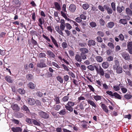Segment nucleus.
Here are the masks:
<instances>
[{"label": "nucleus", "mask_w": 132, "mask_h": 132, "mask_svg": "<svg viewBox=\"0 0 132 132\" xmlns=\"http://www.w3.org/2000/svg\"><path fill=\"white\" fill-rule=\"evenodd\" d=\"M123 58L126 60H128L130 59L129 54L126 52H123L121 54Z\"/></svg>", "instance_id": "nucleus-4"}, {"label": "nucleus", "mask_w": 132, "mask_h": 132, "mask_svg": "<svg viewBox=\"0 0 132 132\" xmlns=\"http://www.w3.org/2000/svg\"><path fill=\"white\" fill-rule=\"evenodd\" d=\"M14 3L18 6H20V3L18 0H15L14 1Z\"/></svg>", "instance_id": "nucleus-64"}, {"label": "nucleus", "mask_w": 132, "mask_h": 132, "mask_svg": "<svg viewBox=\"0 0 132 132\" xmlns=\"http://www.w3.org/2000/svg\"><path fill=\"white\" fill-rule=\"evenodd\" d=\"M98 9L101 11L104 12V8L103 7L99 5L98 6Z\"/></svg>", "instance_id": "nucleus-60"}, {"label": "nucleus", "mask_w": 132, "mask_h": 132, "mask_svg": "<svg viewBox=\"0 0 132 132\" xmlns=\"http://www.w3.org/2000/svg\"><path fill=\"white\" fill-rule=\"evenodd\" d=\"M54 100L56 102V104H58L60 103L59 98L58 97H55Z\"/></svg>", "instance_id": "nucleus-49"}, {"label": "nucleus", "mask_w": 132, "mask_h": 132, "mask_svg": "<svg viewBox=\"0 0 132 132\" xmlns=\"http://www.w3.org/2000/svg\"><path fill=\"white\" fill-rule=\"evenodd\" d=\"M89 24L91 27H95L96 26V23L93 22H92L90 23Z\"/></svg>", "instance_id": "nucleus-52"}, {"label": "nucleus", "mask_w": 132, "mask_h": 132, "mask_svg": "<svg viewBox=\"0 0 132 132\" xmlns=\"http://www.w3.org/2000/svg\"><path fill=\"white\" fill-rule=\"evenodd\" d=\"M55 9L57 10L60 11L61 10L60 6L59 4L57 2H55L54 3Z\"/></svg>", "instance_id": "nucleus-19"}, {"label": "nucleus", "mask_w": 132, "mask_h": 132, "mask_svg": "<svg viewBox=\"0 0 132 132\" xmlns=\"http://www.w3.org/2000/svg\"><path fill=\"white\" fill-rule=\"evenodd\" d=\"M76 21L78 23H80L81 22L82 20L80 17H78L76 19Z\"/></svg>", "instance_id": "nucleus-61"}, {"label": "nucleus", "mask_w": 132, "mask_h": 132, "mask_svg": "<svg viewBox=\"0 0 132 132\" xmlns=\"http://www.w3.org/2000/svg\"><path fill=\"white\" fill-rule=\"evenodd\" d=\"M11 130L13 132H21L22 131V129L19 127H12Z\"/></svg>", "instance_id": "nucleus-8"}, {"label": "nucleus", "mask_w": 132, "mask_h": 132, "mask_svg": "<svg viewBox=\"0 0 132 132\" xmlns=\"http://www.w3.org/2000/svg\"><path fill=\"white\" fill-rule=\"evenodd\" d=\"M32 119H31L28 118H26V122L29 124L32 123Z\"/></svg>", "instance_id": "nucleus-50"}, {"label": "nucleus", "mask_w": 132, "mask_h": 132, "mask_svg": "<svg viewBox=\"0 0 132 132\" xmlns=\"http://www.w3.org/2000/svg\"><path fill=\"white\" fill-rule=\"evenodd\" d=\"M46 56V54L44 53H39L38 55V57L40 58L44 57Z\"/></svg>", "instance_id": "nucleus-44"}, {"label": "nucleus", "mask_w": 132, "mask_h": 132, "mask_svg": "<svg viewBox=\"0 0 132 132\" xmlns=\"http://www.w3.org/2000/svg\"><path fill=\"white\" fill-rule=\"evenodd\" d=\"M46 54L49 55L50 57L54 58L55 55V54L50 50H47Z\"/></svg>", "instance_id": "nucleus-13"}, {"label": "nucleus", "mask_w": 132, "mask_h": 132, "mask_svg": "<svg viewBox=\"0 0 132 132\" xmlns=\"http://www.w3.org/2000/svg\"><path fill=\"white\" fill-rule=\"evenodd\" d=\"M109 66V63L107 62H103L102 64V66L104 69H106L108 68Z\"/></svg>", "instance_id": "nucleus-16"}, {"label": "nucleus", "mask_w": 132, "mask_h": 132, "mask_svg": "<svg viewBox=\"0 0 132 132\" xmlns=\"http://www.w3.org/2000/svg\"><path fill=\"white\" fill-rule=\"evenodd\" d=\"M26 78L27 80H30L33 79V76L32 74H29L26 75Z\"/></svg>", "instance_id": "nucleus-28"}, {"label": "nucleus", "mask_w": 132, "mask_h": 132, "mask_svg": "<svg viewBox=\"0 0 132 132\" xmlns=\"http://www.w3.org/2000/svg\"><path fill=\"white\" fill-rule=\"evenodd\" d=\"M80 51L81 52V53L83 54H86L88 52V50L85 48H81L79 49Z\"/></svg>", "instance_id": "nucleus-17"}, {"label": "nucleus", "mask_w": 132, "mask_h": 132, "mask_svg": "<svg viewBox=\"0 0 132 132\" xmlns=\"http://www.w3.org/2000/svg\"><path fill=\"white\" fill-rule=\"evenodd\" d=\"M111 7L114 11H115L116 10V4L114 2H112L111 4Z\"/></svg>", "instance_id": "nucleus-45"}, {"label": "nucleus", "mask_w": 132, "mask_h": 132, "mask_svg": "<svg viewBox=\"0 0 132 132\" xmlns=\"http://www.w3.org/2000/svg\"><path fill=\"white\" fill-rule=\"evenodd\" d=\"M55 29L61 35H63V32L60 29L59 26H56L55 27Z\"/></svg>", "instance_id": "nucleus-23"}, {"label": "nucleus", "mask_w": 132, "mask_h": 132, "mask_svg": "<svg viewBox=\"0 0 132 132\" xmlns=\"http://www.w3.org/2000/svg\"><path fill=\"white\" fill-rule=\"evenodd\" d=\"M65 26H66V28L67 29L70 30L72 28V26L70 25V24L69 23H66L65 24Z\"/></svg>", "instance_id": "nucleus-53"}, {"label": "nucleus", "mask_w": 132, "mask_h": 132, "mask_svg": "<svg viewBox=\"0 0 132 132\" xmlns=\"http://www.w3.org/2000/svg\"><path fill=\"white\" fill-rule=\"evenodd\" d=\"M82 7L84 10H86L89 7V5L87 3H85L82 5Z\"/></svg>", "instance_id": "nucleus-37"}, {"label": "nucleus", "mask_w": 132, "mask_h": 132, "mask_svg": "<svg viewBox=\"0 0 132 132\" xmlns=\"http://www.w3.org/2000/svg\"><path fill=\"white\" fill-rule=\"evenodd\" d=\"M119 39L121 41H122L124 39V36L122 34H120L118 36Z\"/></svg>", "instance_id": "nucleus-56"}, {"label": "nucleus", "mask_w": 132, "mask_h": 132, "mask_svg": "<svg viewBox=\"0 0 132 132\" xmlns=\"http://www.w3.org/2000/svg\"><path fill=\"white\" fill-rule=\"evenodd\" d=\"M62 46L63 48H65L67 47L68 45L66 42H63L62 43Z\"/></svg>", "instance_id": "nucleus-54"}, {"label": "nucleus", "mask_w": 132, "mask_h": 132, "mask_svg": "<svg viewBox=\"0 0 132 132\" xmlns=\"http://www.w3.org/2000/svg\"><path fill=\"white\" fill-rule=\"evenodd\" d=\"M76 6L73 4H71L69 6V10L71 12H74L76 10Z\"/></svg>", "instance_id": "nucleus-11"}, {"label": "nucleus", "mask_w": 132, "mask_h": 132, "mask_svg": "<svg viewBox=\"0 0 132 132\" xmlns=\"http://www.w3.org/2000/svg\"><path fill=\"white\" fill-rule=\"evenodd\" d=\"M67 113V112L65 109H64L61 110L59 113V114L61 115H65Z\"/></svg>", "instance_id": "nucleus-41"}, {"label": "nucleus", "mask_w": 132, "mask_h": 132, "mask_svg": "<svg viewBox=\"0 0 132 132\" xmlns=\"http://www.w3.org/2000/svg\"><path fill=\"white\" fill-rule=\"evenodd\" d=\"M87 101L88 104H90L94 107V108H93V109L95 110V109L97 107V106L95 102L93 101L90 100H87Z\"/></svg>", "instance_id": "nucleus-9"}, {"label": "nucleus", "mask_w": 132, "mask_h": 132, "mask_svg": "<svg viewBox=\"0 0 132 132\" xmlns=\"http://www.w3.org/2000/svg\"><path fill=\"white\" fill-rule=\"evenodd\" d=\"M61 15L64 17L66 20L68 21L70 20V19L69 18H68L67 16L66 13L62 11H61Z\"/></svg>", "instance_id": "nucleus-27"}, {"label": "nucleus", "mask_w": 132, "mask_h": 132, "mask_svg": "<svg viewBox=\"0 0 132 132\" xmlns=\"http://www.w3.org/2000/svg\"><path fill=\"white\" fill-rule=\"evenodd\" d=\"M21 109L27 111H29V109L26 105H24L21 108Z\"/></svg>", "instance_id": "nucleus-47"}, {"label": "nucleus", "mask_w": 132, "mask_h": 132, "mask_svg": "<svg viewBox=\"0 0 132 132\" xmlns=\"http://www.w3.org/2000/svg\"><path fill=\"white\" fill-rule=\"evenodd\" d=\"M114 96L119 99H121V97L120 95L116 92L113 93V96Z\"/></svg>", "instance_id": "nucleus-34"}, {"label": "nucleus", "mask_w": 132, "mask_h": 132, "mask_svg": "<svg viewBox=\"0 0 132 132\" xmlns=\"http://www.w3.org/2000/svg\"><path fill=\"white\" fill-rule=\"evenodd\" d=\"M75 59L78 62H81L82 61V59L80 55L78 54L76 55L75 56Z\"/></svg>", "instance_id": "nucleus-21"}, {"label": "nucleus", "mask_w": 132, "mask_h": 132, "mask_svg": "<svg viewBox=\"0 0 132 132\" xmlns=\"http://www.w3.org/2000/svg\"><path fill=\"white\" fill-rule=\"evenodd\" d=\"M65 107L67 110L69 111L70 112H72L73 111V108L71 107L65 105Z\"/></svg>", "instance_id": "nucleus-43"}, {"label": "nucleus", "mask_w": 132, "mask_h": 132, "mask_svg": "<svg viewBox=\"0 0 132 132\" xmlns=\"http://www.w3.org/2000/svg\"><path fill=\"white\" fill-rule=\"evenodd\" d=\"M114 62V64L113 65V68L114 69H116V68L119 66V62L117 60H115Z\"/></svg>", "instance_id": "nucleus-14"}, {"label": "nucleus", "mask_w": 132, "mask_h": 132, "mask_svg": "<svg viewBox=\"0 0 132 132\" xmlns=\"http://www.w3.org/2000/svg\"><path fill=\"white\" fill-rule=\"evenodd\" d=\"M50 38L52 40V41L53 43L54 44L56 47L58 48L59 46L56 40L52 36H51Z\"/></svg>", "instance_id": "nucleus-20"}, {"label": "nucleus", "mask_w": 132, "mask_h": 132, "mask_svg": "<svg viewBox=\"0 0 132 132\" xmlns=\"http://www.w3.org/2000/svg\"><path fill=\"white\" fill-rule=\"evenodd\" d=\"M32 122L34 125L38 126L40 125V122L39 121H37V120L34 119H32Z\"/></svg>", "instance_id": "nucleus-33"}, {"label": "nucleus", "mask_w": 132, "mask_h": 132, "mask_svg": "<svg viewBox=\"0 0 132 132\" xmlns=\"http://www.w3.org/2000/svg\"><path fill=\"white\" fill-rule=\"evenodd\" d=\"M119 22L120 23L125 25L127 24V21L126 19H122L120 20Z\"/></svg>", "instance_id": "nucleus-26"}, {"label": "nucleus", "mask_w": 132, "mask_h": 132, "mask_svg": "<svg viewBox=\"0 0 132 132\" xmlns=\"http://www.w3.org/2000/svg\"><path fill=\"white\" fill-rule=\"evenodd\" d=\"M11 107L13 110L15 111H19L20 109L16 104H12L11 105Z\"/></svg>", "instance_id": "nucleus-5"}, {"label": "nucleus", "mask_w": 132, "mask_h": 132, "mask_svg": "<svg viewBox=\"0 0 132 132\" xmlns=\"http://www.w3.org/2000/svg\"><path fill=\"white\" fill-rule=\"evenodd\" d=\"M96 40L98 42H101L103 41L102 38L100 36L97 37L96 38Z\"/></svg>", "instance_id": "nucleus-59"}, {"label": "nucleus", "mask_w": 132, "mask_h": 132, "mask_svg": "<svg viewBox=\"0 0 132 132\" xmlns=\"http://www.w3.org/2000/svg\"><path fill=\"white\" fill-rule=\"evenodd\" d=\"M114 25V23L113 22H110L107 24V27L109 28H111Z\"/></svg>", "instance_id": "nucleus-24"}, {"label": "nucleus", "mask_w": 132, "mask_h": 132, "mask_svg": "<svg viewBox=\"0 0 132 132\" xmlns=\"http://www.w3.org/2000/svg\"><path fill=\"white\" fill-rule=\"evenodd\" d=\"M52 64L54 66L58 69H59L60 68V67L59 65L57 63L55 62H53L52 63Z\"/></svg>", "instance_id": "nucleus-62"}, {"label": "nucleus", "mask_w": 132, "mask_h": 132, "mask_svg": "<svg viewBox=\"0 0 132 132\" xmlns=\"http://www.w3.org/2000/svg\"><path fill=\"white\" fill-rule=\"evenodd\" d=\"M37 66L40 68H42L47 67V65L45 63L44 61L42 60H40V62L37 63Z\"/></svg>", "instance_id": "nucleus-2"}, {"label": "nucleus", "mask_w": 132, "mask_h": 132, "mask_svg": "<svg viewBox=\"0 0 132 132\" xmlns=\"http://www.w3.org/2000/svg\"><path fill=\"white\" fill-rule=\"evenodd\" d=\"M108 45L111 50L113 49L114 48V46L113 43L109 42L108 44Z\"/></svg>", "instance_id": "nucleus-36"}, {"label": "nucleus", "mask_w": 132, "mask_h": 132, "mask_svg": "<svg viewBox=\"0 0 132 132\" xmlns=\"http://www.w3.org/2000/svg\"><path fill=\"white\" fill-rule=\"evenodd\" d=\"M18 92L21 94H24L25 91L22 88H19L18 90Z\"/></svg>", "instance_id": "nucleus-40"}, {"label": "nucleus", "mask_w": 132, "mask_h": 132, "mask_svg": "<svg viewBox=\"0 0 132 132\" xmlns=\"http://www.w3.org/2000/svg\"><path fill=\"white\" fill-rule=\"evenodd\" d=\"M115 70H116V72L117 73L120 74L122 73V67L119 66L116 68Z\"/></svg>", "instance_id": "nucleus-18"}, {"label": "nucleus", "mask_w": 132, "mask_h": 132, "mask_svg": "<svg viewBox=\"0 0 132 132\" xmlns=\"http://www.w3.org/2000/svg\"><path fill=\"white\" fill-rule=\"evenodd\" d=\"M106 11L107 13L109 14H112L113 12V11L110 7H109Z\"/></svg>", "instance_id": "nucleus-57"}, {"label": "nucleus", "mask_w": 132, "mask_h": 132, "mask_svg": "<svg viewBox=\"0 0 132 132\" xmlns=\"http://www.w3.org/2000/svg\"><path fill=\"white\" fill-rule=\"evenodd\" d=\"M95 44L96 43L95 41L92 40H91L88 41V45L89 46H90L92 45L94 46L95 45Z\"/></svg>", "instance_id": "nucleus-22"}, {"label": "nucleus", "mask_w": 132, "mask_h": 132, "mask_svg": "<svg viewBox=\"0 0 132 132\" xmlns=\"http://www.w3.org/2000/svg\"><path fill=\"white\" fill-rule=\"evenodd\" d=\"M56 79L57 80L59 81L61 83H62L63 82V79L60 76H58L56 77Z\"/></svg>", "instance_id": "nucleus-48"}, {"label": "nucleus", "mask_w": 132, "mask_h": 132, "mask_svg": "<svg viewBox=\"0 0 132 132\" xmlns=\"http://www.w3.org/2000/svg\"><path fill=\"white\" fill-rule=\"evenodd\" d=\"M80 55L82 59L83 60H85L87 58V55L86 54H85L81 53Z\"/></svg>", "instance_id": "nucleus-46"}, {"label": "nucleus", "mask_w": 132, "mask_h": 132, "mask_svg": "<svg viewBox=\"0 0 132 132\" xmlns=\"http://www.w3.org/2000/svg\"><path fill=\"white\" fill-rule=\"evenodd\" d=\"M124 97L127 99H129L132 97V95L129 94L127 93L124 95Z\"/></svg>", "instance_id": "nucleus-31"}, {"label": "nucleus", "mask_w": 132, "mask_h": 132, "mask_svg": "<svg viewBox=\"0 0 132 132\" xmlns=\"http://www.w3.org/2000/svg\"><path fill=\"white\" fill-rule=\"evenodd\" d=\"M127 46L129 52L130 54H132V42L128 43Z\"/></svg>", "instance_id": "nucleus-6"}, {"label": "nucleus", "mask_w": 132, "mask_h": 132, "mask_svg": "<svg viewBox=\"0 0 132 132\" xmlns=\"http://www.w3.org/2000/svg\"><path fill=\"white\" fill-rule=\"evenodd\" d=\"M124 9L125 7L123 6H122L121 7L118 6L117 7V11L119 13H121L122 12V10Z\"/></svg>", "instance_id": "nucleus-15"}, {"label": "nucleus", "mask_w": 132, "mask_h": 132, "mask_svg": "<svg viewBox=\"0 0 132 132\" xmlns=\"http://www.w3.org/2000/svg\"><path fill=\"white\" fill-rule=\"evenodd\" d=\"M126 12L128 15H131L132 14V11L129 8H127L126 9Z\"/></svg>", "instance_id": "nucleus-25"}, {"label": "nucleus", "mask_w": 132, "mask_h": 132, "mask_svg": "<svg viewBox=\"0 0 132 132\" xmlns=\"http://www.w3.org/2000/svg\"><path fill=\"white\" fill-rule=\"evenodd\" d=\"M93 98L96 101L100 100L101 99V96L99 95L94 96Z\"/></svg>", "instance_id": "nucleus-35"}, {"label": "nucleus", "mask_w": 132, "mask_h": 132, "mask_svg": "<svg viewBox=\"0 0 132 132\" xmlns=\"http://www.w3.org/2000/svg\"><path fill=\"white\" fill-rule=\"evenodd\" d=\"M101 108L106 113H108L109 112V110L108 109L107 107L104 104H101Z\"/></svg>", "instance_id": "nucleus-12"}, {"label": "nucleus", "mask_w": 132, "mask_h": 132, "mask_svg": "<svg viewBox=\"0 0 132 132\" xmlns=\"http://www.w3.org/2000/svg\"><path fill=\"white\" fill-rule=\"evenodd\" d=\"M38 114L40 117L44 119H47L49 117V115L47 113L42 111L39 112Z\"/></svg>", "instance_id": "nucleus-3"}, {"label": "nucleus", "mask_w": 132, "mask_h": 132, "mask_svg": "<svg viewBox=\"0 0 132 132\" xmlns=\"http://www.w3.org/2000/svg\"><path fill=\"white\" fill-rule=\"evenodd\" d=\"M28 86L30 88L34 89L35 86V85L31 82H30L28 84Z\"/></svg>", "instance_id": "nucleus-29"}, {"label": "nucleus", "mask_w": 132, "mask_h": 132, "mask_svg": "<svg viewBox=\"0 0 132 132\" xmlns=\"http://www.w3.org/2000/svg\"><path fill=\"white\" fill-rule=\"evenodd\" d=\"M100 23L101 25L102 26H104L105 24V22L104 20L102 19L100 20Z\"/></svg>", "instance_id": "nucleus-58"}, {"label": "nucleus", "mask_w": 132, "mask_h": 132, "mask_svg": "<svg viewBox=\"0 0 132 132\" xmlns=\"http://www.w3.org/2000/svg\"><path fill=\"white\" fill-rule=\"evenodd\" d=\"M78 105L79 106L80 109H81V110L84 109V108L83 106V104L82 102L80 103Z\"/></svg>", "instance_id": "nucleus-55"}, {"label": "nucleus", "mask_w": 132, "mask_h": 132, "mask_svg": "<svg viewBox=\"0 0 132 132\" xmlns=\"http://www.w3.org/2000/svg\"><path fill=\"white\" fill-rule=\"evenodd\" d=\"M87 101L88 104H90L94 107V108H93V109L95 110V109L97 107V106L95 102L93 101L90 100H87Z\"/></svg>", "instance_id": "nucleus-10"}, {"label": "nucleus", "mask_w": 132, "mask_h": 132, "mask_svg": "<svg viewBox=\"0 0 132 132\" xmlns=\"http://www.w3.org/2000/svg\"><path fill=\"white\" fill-rule=\"evenodd\" d=\"M5 80L9 82H12L13 81L12 80L11 77L9 76H7L5 77Z\"/></svg>", "instance_id": "nucleus-30"}, {"label": "nucleus", "mask_w": 132, "mask_h": 132, "mask_svg": "<svg viewBox=\"0 0 132 132\" xmlns=\"http://www.w3.org/2000/svg\"><path fill=\"white\" fill-rule=\"evenodd\" d=\"M27 101L28 103L31 105H34L36 103L35 100L33 98H29L27 99Z\"/></svg>", "instance_id": "nucleus-7"}, {"label": "nucleus", "mask_w": 132, "mask_h": 132, "mask_svg": "<svg viewBox=\"0 0 132 132\" xmlns=\"http://www.w3.org/2000/svg\"><path fill=\"white\" fill-rule=\"evenodd\" d=\"M95 68L97 73L98 74L101 76H103L104 75L103 69L100 65L99 67L97 65H94Z\"/></svg>", "instance_id": "nucleus-1"}, {"label": "nucleus", "mask_w": 132, "mask_h": 132, "mask_svg": "<svg viewBox=\"0 0 132 132\" xmlns=\"http://www.w3.org/2000/svg\"><path fill=\"white\" fill-rule=\"evenodd\" d=\"M97 34L100 36L103 37L104 36V33L101 31H98L96 33Z\"/></svg>", "instance_id": "nucleus-38"}, {"label": "nucleus", "mask_w": 132, "mask_h": 132, "mask_svg": "<svg viewBox=\"0 0 132 132\" xmlns=\"http://www.w3.org/2000/svg\"><path fill=\"white\" fill-rule=\"evenodd\" d=\"M63 67L64 69L66 71H69V69L67 67L63 64L61 65Z\"/></svg>", "instance_id": "nucleus-63"}, {"label": "nucleus", "mask_w": 132, "mask_h": 132, "mask_svg": "<svg viewBox=\"0 0 132 132\" xmlns=\"http://www.w3.org/2000/svg\"><path fill=\"white\" fill-rule=\"evenodd\" d=\"M87 68L91 71H93L95 69L94 66H93L92 65H90L87 67Z\"/></svg>", "instance_id": "nucleus-42"}, {"label": "nucleus", "mask_w": 132, "mask_h": 132, "mask_svg": "<svg viewBox=\"0 0 132 132\" xmlns=\"http://www.w3.org/2000/svg\"><path fill=\"white\" fill-rule=\"evenodd\" d=\"M97 61L99 62H101L103 60V58L100 56H97L95 57Z\"/></svg>", "instance_id": "nucleus-32"}, {"label": "nucleus", "mask_w": 132, "mask_h": 132, "mask_svg": "<svg viewBox=\"0 0 132 132\" xmlns=\"http://www.w3.org/2000/svg\"><path fill=\"white\" fill-rule=\"evenodd\" d=\"M69 97L68 96H65L62 98V100L64 102L68 101L69 99Z\"/></svg>", "instance_id": "nucleus-51"}, {"label": "nucleus", "mask_w": 132, "mask_h": 132, "mask_svg": "<svg viewBox=\"0 0 132 132\" xmlns=\"http://www.w3.org/2000/svg\"><path fill=\"white\" fill-rule=\"evenodd\" d=\"M75 103L71 101H69L67 105L71 107L75 105Z\"/></svg>", "instance_id": "nucleus-39"}]
</instances>
